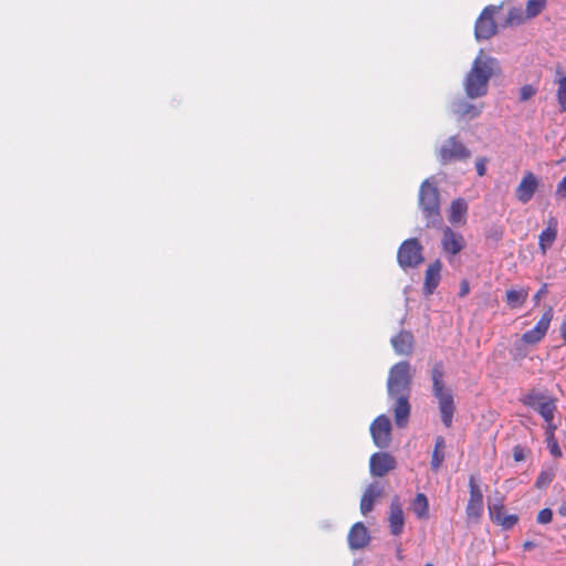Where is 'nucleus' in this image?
<instances>
[{"label": "nucleus", "mask_w": 566, "mask_h": 566, "mask_svg": "<svg viewBox=\"0 0 566 566\" xmlns=\"http://www.w3.org/2000/svg\"><path fill=\"white\" fill-rule=\"evenodd\" d=\"M522 401L525 406H528L538 411V413L543 417V419L545 420L551 430H554L556 428L552 423L554 419V412L556 410L554 399L549 398L548 396L542 392L532 390L531 392L524 396Z\"/></svg>", "instance_id": "5"}, {"label": "nucleus", "mask_w": 566, "mask_h": 566, "mask_svg": "<svg viewBox=\"0 0 566 566\" xmlns=\"http://www.w3.org/2000/svg\"><path fill=\"white\" fill-rule=\"evenodd\" d=\"M405 525V517L402 506L400 504L399 499L396 496L392 499L390 503V513H389V527L392 535H399L402 533Z\"/></svg>", "instance_id": "15"}, {"label": "nucleus", "mask_w": 566, "mask_h": 566, "mask_svg": "<svg viewBox=\"0 0 566 566\" xmlns=\"http://www.w3.org/2000/svg\"><path fill=\"white\" fill-rule=\"evenodd\" d=\"M475 168H476V171H478V175L479 176H484L485 175V160L484 159H478L476 163H475Z\"/></svg>", "instance_id": "36"}, {"label": "nucleus", "mask_w": 566, "mask_h": 566, "mask_svg": "<svg viewBox=\"0 0 566 566\" xmlns=\"http://www.w3.org/2000/svg\"><path fill=\"white\" fill-rule=\"evenodd\" d=\"M439 156L440 161L446 165L452 160L468 159L471 153L457 137H450L442 144Z\"/></svg>", "instance_id": "8"}, {"label": "nucleus", "mask_w": 566, "mask_h": 566, "mask_svg": "<svg viewBox=\"0 0 566 566\" xmlns=\"http://www.w3.org/2000/svg\"><path fill=\"white\" fill-rule=\"evenodd\" d=\"M468 205L464 199H455L451 202L449 209V221L452 224H460L465 221Z\"/></svg>", "instance_id": "22"}, {"label": "nucleus", "mask_w": 566, "mask_h": 566, "mask_svg": "<svg viewBox=\"0 0 566 566\" xmlns=\"http://www.w3.org/2000/svg\"><path fill=\"white\" fill-rule=\"evenodd\" d=\"M424 566H433L432 564H426Z\"/></svg>", "instance_id": "43"}, {"label": "nucleus", "mask_w": 566, "mask_h": 566, "mask_svg": "<svg viewBox=\"0 0 566 566\" xmlns=\"http://www.w3.org/2000/svg\"><path fill=\"white\" fill-rule=\"evenodd\" d=\"M538 186L537 177L531 171L525 172L515 190L517 200L522 203H527L533 198Z\"/></svg>", "instance_id": "11"}, {"label": "nucleus", "mask_w": 566, "mask_h": 566, "mask_svg": "<svg viewBox=\"0 0 566 566\" xmlns=\"http://www.w3.org/2000/svg\"><path fill=\"white\" fill-rule=\"evenodd\" d=\"M412 510L419 518L426 517L428 515V500L424 494H417L412 503Z\"/></svg>", "instance_id": "27"}, {"label": "nucleus", "mask_w": 566, "mask_h": 566, "mask_svg": "<svg viewBox=\"0 0 566 566\" xmlns=\"http://www.w3.org/2000/svg\"><path fill=\"white\" fill-rule=\"evenodd\" d=\"M470 500L467 506V515L470 518H479L483 512V495L473 476L469 481Z\"/></svg>", "instance_id": "13"}, {"label": "nucleus", "mask_w": 566, "mask_h": 566, "mask_svg": "<svg viewBox=\"0 0 566 566\" xmlns=\"http://www.w3.org/2000/svg\"><path fill=\"white\" fill-rule=\"evenodd\" d=\"M549 450H551V453H552L554 457H556V458H558V457H560V455H562L560 448L558 447V444H557L556 442H554V443H552V444L549 446Z\"/></svg>", "instance_id": "39"}, {"label": "nucleus", "mask_w": 566, "mask_h": 566, "mask_svg": "<svg viewBox=\"0 0 566 566\" xmlns=\"http://www.w3.org/2000/svg\"><path fill=\"white\" fill-rule=\"evenodd\" d=\"M491 520L503 526L505 530L512 528L518 521L514 514H505L501 505H493L489 507Z\"/></svg>", "instance_id": "19"}, {"label": "nucleus", "mask_w": 566, "mask_h": 566, "mask_svg": "<svg viewBox=\"0 0 566 566\" xmlns=\"http://www.w3.org/2000/svg\"><path fill=\"white\" fill-rule=\"evenodd\" d=\"M419 207L427 220V227H434L441 222L439 190L428 179L419 189Z\"/></svg>", "instance_id": "4"}, {"label": "nucleus", "mask_w": 566, "mask_h": 566, "mask_svg": "<svg viewBox=\"0 0 566 566\" xmlns=\"http://www.w3.org/2000/svg\"><path fill=\"white\" fill-rule=\"evenodd\" d=\"M410 369L411 366L408 361H399L390 368L387 380L388 397L395 400L392 411L399 428H403L408 423L410 416L409 395L412 380Z\"/></svg>", "instance_id": "1"}, {"label": "nucleus", "mask_w": 566, "mask_h": 566, "mask_svg": "<svg viewBox=\"0 0 566 566\" xmlns=\"http://www.w3.org/2000/svg\"><path fill=\"white\" fill-rule=\"evenodd\" d=\"M553 512L551 509H543L537 514V522L539 524H547L552 521Z\"/></svg>", "instance_id": "33"}, {"label": "nucleus", "mask_w": 566, "mask_h": 566, "mask_svg": "<svg viewBox=\"0 0 566 566\" xmlns=\"http://www.w3.org/2000/svg\"><path fill=\"white\" fill-rule=\"evenodd\" d=\"M562 336H563V339L565 340L566 343V325H563L562 326Z\"/></svg>", "instance_id": "42"}, {"label": "nucleus", "mask_w": 566, "mask_h": 566, "mask_svg": "<svg viewBox=\"0 0 566 566\" xmlns=\"http://www.w3.org/2000/svg\"><path fill=\"white\" fill-rule=\"evenodd\" d=\"M464 247V239L460 233L450 228H446L442 237V248L446 252L453 255L458 254Z\"/></svg>", "instance_id": "17"}, {"label": "nucleus", "mask_w": 566, "mask_h": 566, "mask_svg": "<svg viewBox=\"0 0 566 566\" xmlns=\"http://www.w3.org/2000/svg\"><path fill=\"white\" fill-rule=\"evenodd\" d=\"M556 78L554 83L557 85L556 98L559 106V112H566V75L560 74V70H556Z\"/></svg>", "instance_id": "24"}, {"label": "nucleus", "mask_w": 566, "mask_h": 566, "mask_svg": "<svg viewBox=\"0 0 566 566\" xmlns=\"http://www.w3.org/2000/svg\"><path fill=\"white\" fill-rule=\"evenodd\" d=\"M555 195L562 199L566 198V176L557 185Z\"/></svg>", "instance_id": "35"}, {"label": "nucleus", "mask_w": 566, "mask_h": 566, "mask_svg": "<svg viewBox=\"0 0 566 566\" xmlns=\"http://www.w3.org/2000/svg\"><path fill=\"white\" fill-rule=\"evenodd\" d=\"M526 345H528V344L523 342L522 338H520L518 340H516L514 343V346L511 350V355L514 360L523 359L524 357H526V355L528 353Z\"/></svg>", "instance_id": "31"}, {"label": "nucleus", "mask_w": 566, "mask_h": 566, "mask_svg": "<svg viewBox=\"0 0 566 566\" xmlns=\"http://www.w3.org/2000/svg\"><path fill=\"white\" fill-rule=\"evenodd\" d=\"M370 433L374 443L378 448H387L391 441V422L389 418L385 415L378 416L370 424Z\"/></svg>", "instance_id": "9"}, {"label": "nucleus", "mask_w": 566, "mask_h": 566, "mask_svg": "<svg viewBox=\"0 0 566 566\" xmlns=\"http://www.w3.org/2000/svg\"><path fill=\"white\" fill-rule=\"evenodd\" d=\"M526 19V14H524L521 8H511L509 10L505 24L513 27L522 24Z\"/></svg>", "instance_id": "29"}, {"label": "nucleus", "mask_w": 566, "mask_h": 566, "mask_svg": "<svg viewBox=\"0 0 566 566\" xmlns=\"http://www.w3.org/2000/svg\"><path fill=\"white\" fill-rule=\"evenodd\" d=\"M442 263L440 260H436L426 270L423 291L427 295L433 293L441 279Z\"/></svg>", "instance_id": "16"}, {"label": "nucleus", "mask_w": 566, "mask_h": 566, "mask_svg": "<svg viewBox=\"0 0 566 566\" xmlns=\"http://www.w3.org/2000/svg\"><path fill=\"white\" fill-rule=\"evenodd\" d=\"M558 513H559L562 516L566 517V502H563V503L560 504V506L558 507Z\"/></svg>", "instance_id": "40"}, {"label": "nucleus", "mask_w": 566, "mask_h": 566, "mask_svg": "<svg viewBox=\"0 0 566 566\" xmlns=\"http://www.w3.org/2000/svg\"><path fill=\"white\" fill-rule=\"evenodd\" d=\"M513 458L516 462H521V461L525 460V458H526L525 449L521 446H515L513 448Z\"/></svg>", "instance_id": "34"}, {"label": "nucleus", "mask_w": 566, "mask_h": 566, "mask_svg": "<svg viewBox=\"0 0 566 566\" xmlns=\"http://www.w3.org/2000/svg\"><path fill=\"white\" fill-rule=\"evenodd\" d=\"M423 247L418 239L412 238L403 241L398 249L397 261L403 269H415L423 262Z\"/></svg>", "instance_id": "6"}, {"label": "nucleus", "mask_w": 566, "mask_h": 566, "mask_svg": "<svg viewBox=\"0 0 566 566\" xmlns=\"http://www.w3.org/2000/svg\"><path fill=\"white\" fill-rule=\"evenodd\" d=\"M452 112L461 117L475 118L480 115L481 111L473 104L464 101L457 99L452 103Z\"/></svg>", "instance_id": "23"}, {"label": "nucleus", "mask_w": 566, "mask_h": 566, "mask_svg": "<svg viewBox=\"0 0 566 566\" xmlns=\"http://www.w3.org/2000/svg\"><path fill=\"white\" fill-rule=\"evenodd\" d=\"M502 8L501 6H488L483 9L475 22L474 34L476 40H488L496 33V23L494 14Z\"/></svg>", "instance_id": "7"}, {"label": "nucleus", "mask_w": 566, "mask_h": 566, "mask_svg": "<svg viewBox=\"0 0 566 566\" xmlns=\"http://www.w3.org/2000/svg\"><path fill=\"white\" fill-rule=\"evenodd\" d=\"M547 293V285L544 284L538 291L537 293L534 295V300L536 303L539 302V300Z\"/></svg>", "instance_id": "38"}, {"label": "nucleus", "mask_w": 566, "mask_h": 566, "mask_svg": "<svg viewBox=\"0 0 566 566\" xmlns=\"http://www.w3.org/2000/svg\"><path fill=\"white\" fill-rule=\"evenodd\" d=\"M495 60L483 54V51L473 61L467 74L463 86L468 97L478 98L486 95L489 81L494 72Z\"/></svg>", "instance_id": "2"}, {"label": "nucleus", "mask_w": 566, "mask_h": 566, "mask_svg": "<svg viewBox=\"0 0 566 566\" xmlns=\"http://www.w3.org/2000/svg\"><path fill=\"white\" fill-rule=\"evenodd\" d=\"M552 318L553 308L549 307L544 312L535 327L522 335L521 338L523 339V342L527 343L528 345L537 344L538 342H541L548 331Z\"/></svg>", "instance_id": "10"}, {"label": "nucleus", "mask_w": 566, "mask_h": 566, "mask_svg": "<svg viewBox=\"0 0 566 566\" xmlns=\"http://www.w3.org/2000/svg\"><path fill=\"white\" fill-rule=\"evenodd\" d=\"M555 475H556V469L553 468V467L543 470L539 473V475L537 476V480L535 482V486L537 489L546 488L548 484L552 483V481L554 480Z\"/></svg>", "instance_id": "28"}, {"label": "nucleus", "mask_w": 566, "mask_h": 566, "mask_svg": "<svg viewBox=\"0 0 566 566\" xmlns=\"http://www.w3.org/2000/svg\"><path fill=\"white\" fill-rule=\"evenodd\" d=\"M546 0H527L526 2V18H534L538 15L545 7Z\"/></svg>", "instance_id": "30"}, {"label": "nucleus", "mask_w": 566, "mask_h": 566, "mask_svg": "<svg viewBox=\"0 0 566 566\" xmlns=\"http://www.w3.org/2000/svg\"><path fill=\"white\" fill-rule=\"evenodd\" d=\"M382 490L376 484H369L360 500V512L367 515L374 509L375 501L381 495Z\"/></svg>", "instance_id": "20"}, {"label": "nucleus", "mask_w": 566, "mask_h": 566, "mask_svg": "<svg viewBox=\"0 0 566 566\" xmlns=\"http://www.w3.org/2000/svg\"><path fill=\"white\" fill-rule=\"evenodd\" d=\"M535 545L533 542H525L524 543V549L528 551L531 548H533Z\"/></svg>", "instance_id": "41"}, {"label": "nucleus", "mask_w": 566, "mask_h": 566, "mask_svg": "<svg viewBox=\"0 0 566 566\" xmlns=\"http://www.w3.org/2000/svg\"><path fill=\"white\" fill-rule=\"evenodd\" d=\"M391 345L396 354L409 356L413 349V336L410 332L402 331L391 338Z\"/></svg>", "instance_id": "18"}, {"label": "nucleus", "mask_w": 566, "mask_h": 566, "mask_svg": "<svg viewBox=\"0 0 566 566\" xmlns=\"http://www.w3.org/2000/svg\"><path fill=\"white\" fill-rule=\"evenodd\" d=\"M370 473L374 476H384L396 467V460L386 452H377L370 457Z\"/></svg>", "instance_id": "12"}, {"label": "nucleus", "mask_w": 566, "mask_h": 566, "mask_svg": "<svg viewBox=\"0 0 566 566\" xmlns=\"http://www.w3.org/2000/svg\"><path fill=\"white\" fill-rule=\"evenodd\" d=\"M370 536L366 526L361 523H355L348 533V545L352 549H360L368 545Z\"/></svg>", "instance_id": "14"}, {"label": "nucleus", "mask_w": 566, "mask_h": 566, "mask_svg": "<svg viewBox=\"0 0 566 566\" xmlns=\"http://www.w3.org/2000/svg\"><path fill=\"white\" fill-rule=\"evenodd\" d=\"M469 292H470L469 283H468V281L464 280L460 284L459 296L464 297L469 294Z\"/></svg>", "instance_id": "37"}, {"label": "nucleus", "mask_w": 566, "mask_h": 566, "mask_svg": "<svg viewBox=\"0 0 566 566\" xmlns=\"http://www.w3.org/2000/svg\"><path fill=\"white\" fill-rule=\"evenodd\" d=\"M444 447H446V443H444V439L442 437H438L436 439V443H434V449H433V452H432V458H431V469L433 471H438L444 460Z\"/></svg>", "instance_id": "25"}, {"label": "nucleus", "mask_w": 566, "mask_h": 566, "mask_svg": "<svg viewBox=\"0 0 566 566\" xmlns=\"http://www.w3.org/2000/svg\"><path fill=\"white\" fill-rule=\"evenodd\" d=\"M557 237V220L555 218H551L548 220V227L542 231L538 238V245L542 250V253L545 254L546 251L553 245L554 241Z\"/></svg>", "instance_id": "21"}, {"label": "nucleus", "mask_w": 566, "mask_h": 566, "mask_svg": "<svg viewBox=\"0 0 566 566\" xmlns=\"http://www.w3.org/2000/svg\"><path fill=\"white\" fill-rule=\"evenodd\" d=\"M536 94V88L533 85H524L520 91V99L522 102L528 101Z\"/></svg>", "instance_id": "32"}, {"label": "nucleus", "mask_w": 566, "mask_h": 566, "mask_svg": "<svg viewBox=\"0 0 566 566\" xmlns=\"http://www.w3.org/2000/svg\"><path fill=\"white\" fill-rule=\"evenodd\" d=\"M443 377L444 370L442 363H436L431 369L432 394L438 400L442 423L447 428H450L452 424L455 406L453 394L449 388L446 387Z\"/></svg>", "instance_id": "3"}, {"label": "nucleus", "mask_w": 566, "mask_h": 566, "mask_svg": "<svg viewBox=\"0 0 566 566\" xmlns=\"http://www.w3.org/2000/svg\"><path fill=\"white\" fill-rule=\"evenodd\" d=\"M527 291L521 290H509L506 292V302L512 308L520 307L524 304L527 298Z\"/></svg>", "instance_id": "26"}]
</instances>
